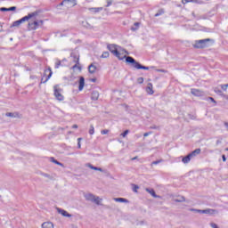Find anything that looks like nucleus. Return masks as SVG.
Wrapping results in <instances>:
<instances>
[{
    "label": "nucleus",
    "instance_id": "f257e3e1",
    "mask_svg": "<svg viewBox=\"0 0 228 228\" xmlns=\"http://www.w3.org/2000/svg\"><path fill=\"white\" fill-rule=\"evenodd\" d=\"M107 49L114 55L116 56V58H118V60H124V58L126 59V63H130V65L132 67H134V69H136L137 70L142 69V70H149L151 68L147 67V66H143L142 65L140 62L136 61V60H134V58L131 57V56H124L121 57L120 56V52H118V49H120L119 45H107Z\"/></svg>",
    "mask_w": 228,
    "mask_h": 228
},
{
    "label": "nucleus",
    "instance_id": "f03ea898",
    "mask_svg": "<svg viewBox=\"0 0 228 228\" xmlns=\"http://www.w3.org/2000/svg\"><path fill=\"white\" fill-rule=\"evenodd\" d=\"M209 42H211V39L209 38L196 40L193 47L195 49H204V47H208Z\"/></svg>",
    "mask_w": 228,
    "mask_h": 228
},
{
    "label": "nucleus",
    "instance_id": "7ed1b4c3",
    "mask_svg": "<svg viewBox=\"0 0 228 228\" xmlns=\"http://www.w3.org/2000/svg\"><path fill=\"white\" fill-rule=\"evenodd\" d=\"M52 76H53V70L51 69V68L45 69L44 77L41 78V84H45L48 82L49 79H51Z\"/></svg>",
    "mask_w": 228,
    "mask_h": 228
},
{
    "label": "nucleus",
    "instance_id": "20e7f679",
    "mask_svg": "<svg viewBox=\"0 0 228 228\" xmlns=\"http://www.w3.org/2000/svg\"><path fill=\"white\" fill-rule=\"evenodd\" d=\"M53 95L57 101H63L65 99L63 94H61V88H60L58 85L53 86Z\"/></svg>",
    "mask_w": 228,
    "mask_h": 228
},
{
    "label": "nucleus",
    "instance_id": "39448f33",
    "mask_svg": "<svg viewBox=\"0 0 228 228\" xmlns=\"http://www.w3.org/2000/svg\"><path fill=\"white\" fill-rule=\"evenodd\" d=\"M39 13H40V11H36L34 12L28 13L27 16L21 18L20 21H21V24H22V22H26V20H29V19H34V17H37Z\"/></svg>",
    "mask_w": 228,
    "mask_h": 228
},
{
    "label": "nucleus",
    "instance_id": "423d86ee",
    "mask_svg": "<svg viewBox=\"0 0 228 228\" xmlns=\"http://www.w3.org/2000/svg\"><path fill=\"white\" fill-rule=\"evenodd\" d=\"M40 24H44L43 20H34V21H30L28 22V28L29 29L35 30V29H38Z\"/></svg>",
    "mask_w": 228,
    "mask_h": 228
},
{
    "label": "nucleus",
    "instance_id": "0eeeda50",
    "mask_svg": "<svg viewBox=\"0 0 228 228\" xmlns=\"http://www.w3.org/2000/svg\"><path fill=\"white\" fill-rule=\"evenodd\" d=\"M69 3H71L72 6L77 5V0H63L57 5V7L60 8V6H66Z\"/></svg>",
    "mask_w": 228,
    "mask_h": 228
},
{
    "label": "nucleus",
    "instance_id": "6e6552de",
    "mask_svg": "<svg viewBox=\"0 0 228 228\" xmlns=\"http://www.w3.org/2000/svg\"><path fill=\"white\" fill-rule=\"evenodd\" d=\"M57 213H59L62 216H65L66 218H72V216L63 208H57Z\"/></svg>",
    "mask_w": 228,
    "mask_h": 228
},
{
    "label": "nucleus",
    "instance_id": "1a4fd4ad",
    "mask_svg": "<svg viewBox=\"0 0 228 228\" xmlns=\"http://www.w3.org/2000/svg\"><path fill=\"white\" fill-rule=\"evenodd\" d=\"M60 67H67V59H63L61 61L58 60L55 62V69H60Z\"/></svg>",
    "mask_w": 228,
    "mask_h": 228
},
{
    "label": "nucleus",
    "instance_id": "9d476101",
    "mask_svg": "<svg viewBox=\"0 0 228 228\" xmlns=\"http://www.w3.org/2000/svg\"><path fill=\"white\" fill-rule=\"evenodd\" d=\"M203 215H218V210L213 208L203 209Z\"/></svg>",
    "mask_w": 228,
    "mask_h": 228
},
{
    "label": "nucleus",
    "instance_id": "9b49d317",
    "mask_svg": "<svg viewBox=\"0 0 228 228\" xmlns=\"http://www.w3.org/2000/svg\"><path fill=\"white\" fill-rule=\"evenodd\" d=\"M146 191L148 193H150V195H151V197H153L154 199H159V196L158 194H156V191H154V189H151V188H146L145 189Z\"/></svg>",
    "mask_w": 228,
    "mask_h": 228
},
{
    "label": "nucleus",
    "instance_id": "f8f14e48",
    "mask_svg": "<svg viewBox=\"0 0 228 228\" xmlns=\"http://www.w3.org/2000/svg\"><path fill=\"white\" fill-rule=\"evenodd\" d=\"M78 83H79L78 90H79V92H81L83 90V88H85V77H80Z\"/></svg>",
    "mask_w": 228,
    "mask_h": 228
},
{
    "label": "nucleus",
    "instance_id": "ddd939ff",
    "mask_svg": "<svg viewBox=\"0 0 228 228\" xmlns=\"http://www.w3.org/2000/svg\"><path fill=\"white\" fill-rule=\"evenodd\" d=\"M42 228H54V224L53 222H45L41 225Z\"/></svg>",
    "mask_w": 228,
    "mask_h": 228
},
{
    "label": "nucleus",
    "instance_id": "4468645a",
    "mask_svg": "<svg viewBox=\"0 0 228 228\" xmlns=\"http://www.w3.org/2000/svg\"><path fill=\"white\" fill-rule=\"evenodd\" d=\"M146 92L149 94V95H152L154 94V90L152 89V83H148Z\"/></svg>",
    "mask_w": 228,
    "mask_h": 228
},
{
    "label": "nucleus",
    "instance_id": "2eb2a0df",
    "mask_svg": "<svg viewBox=\"0 0 228 228\" xmlns=\"http://www.w3.org/2000/svg\"><path fill=\"white\" fill-rule=\"evenodd\" d=\"M70 56L71 58H73L74 63H79V54L76 53H71Z\"/></svg>",
    "mask_w": 228,
    "mask_h": 228
},
{
    "label": "nucleus",
    "instance_id": "dca6fc26",
    "mask_svg": "<svg viewBox=\"0 0 228 228\" xmlns=\"http://www.w3.org/2000/svg\"><path fill=\"white\" fill-rule=\"evenodd\" d=\"M86 200H89V202H94V200L95 199V195L92 193H88L85 195Z\"/></svg>",
    "mask_w": 228,
    "mask_h": 228
},
{
    "label": "nucleus",
    "instance_id": "f3484780",
    "mask_svg": "<svg viewBox=\"0 0 228 228\" xmlns=\"http://www.w3.org/2000/svg\"><path fill=\"white\" fill-rule=\"evenodd\" d=\"M92 101H97L99 99V93L97 91H93L91 94Z\"/></svg>",
    "mask_w": 228,
    "mask_h": 228
},
{
    "label": "nucleus",
    "instance_id": "a211bd4d",
    "mask_svg": "<svg viewBox=\"0 0 228 228\" xmlns=\"http://www.w3.org/2000/svg\"><path fill=\"white\" fill-rule=\"evenodd\" d=\"M191 155H190V153L188 155H186L185 157H183L182 159V161L184 163V164H188L190 161H191Z\"/></svg>",
    "mask_w": 228,
    "mask_h": 228
},
{
    "label": "nucleus",
    "instance_id": "6ab92c4d",
    "mask_svg": "<svg viewBox=\"0 0 228 228\" xmlns=\"http://www.w3.org/2000/svg\"><path fill=\"white\" fill-rule=\"evenodd\" d=\"M95 70H97V67L94 64L89 65L88 71L90 74H95Z\"/></svg>",
    "mask_w": 228,
    "mask_h": 228
},
{
    "label": "nucleus",
    "instance_id": "aec40b11",
    "mask_svg": "<svg viewBox=\"0 0 228 228\" xmlns=\"http://www.w3.org/2000/svg\"><path fill=\"white\" fill-rule=\"evenodd\" d=\"M113 200H115V202H124L125 204L129 202V200L125 198H114Z\"/></svg>",
    "mask_w": 228,
    "mask_h": 228
},
{
    "label": "nucleus",
    "instance_id": "412c9836",
    "mask_svg": "<svg viewBox=\"0 0 228 228\" xmlns=\"http://www.w3.org/2000/svg\"><path fill=\"white\" fill-rule=\"evenodd\" d=\"M89 12H94V13H99V12H102V7H91L89 8Z\"/></svg>",
    "mask_w": 228,
    "mask_h": 228
},
{
    "label": "nucleus",
    "instance_id": "4be33fe9",
    "mask_svg": "<svg viewBox=\"0 0 228 228\" xmlns=\"http://www.w3.org/2000/svg\"><path fill=\"white\" fill-rule=\"evenodd\" d=\"M50 161H51L52 163H54L55 165H59V167H65V166L63 165V163H61V162L56 160V159H54V157H51V158H50Z\"/></svg>",
    "mask_w": 228,
    "mask_h": 228
},
{
    "label": "nucleus",
    "instance_id": "5701e85b",
    "mask_svg": "<svg viewBox=\"0 0 228 228\" xmlns=\"http://www.w3.org/2000/svg\"><path fill=\"white\" fill-rule=\"evenodd\" d=\"M198 154H200V148H198V149L194 150L193 151H191V153H189V155L192 158H195V156H198Z\"/></svg>",
    "mask_w": 228,
    "mask_h": 228
},
{
    "label": "nucleus",
    "instance_id": "b1692460",
    "mask_svg": "<svg viewBox=\"0 0 228 228\" xmlns=\"http://www.w3.org/2000/svg\"><path fill=\"white\" fill-rule=\"evenodd\" d=\"M93 202H94V204H97V206H101L102 199L99 198V196H94V200H93Z\"/></svg>",
    "mask_w": 228,
    "mask_h": 228
},
{
    "label": "nucleus",
    "instance_id": "393cba45",
    "mask_svg": "<svg viewBox=\"0 0 228 228\" xmlns=\"http://www.w3.org/2000/svg\"><path fill=\"white\" fill-rule=\"evenodd\" d=\"M5 117H11L12 118H17V117H19V113L7 112V113H5Z\"/></svg>",
    "mask_w": 228,
    "mask_h": 228
},
{
    "label": "nucleus",
    "instance_id": "a878e982",
    "mask_svg": "<svg viewBox=\"0 0 228 228\" xmlns=\"http://www.w3.org/2000/svg\"><path fill=\"white\" fill-rule=\"evenodd\" d=\"M140 28V22L134 23V26L131 27V31H138V28Z\"/></svg>",
    "mask_w": 228,
    "mask_h": 228
},
{
    "label": "nucleus",
    "instance_id": "bb28decb",
    "mask_svg": "<svg viewBox=\"0 0 228 228\" xmlns=\"http://www.w3.org/2000/svg\"><path fill=\"white\" fill-rule=\"evenodd\" d=\"M191 94L196 97H200V95H201L200 91L199 89H191Z\"/></svg>",
    "mask_w": 228,
    "mask_h": 228
},
{
    "label": "nucleus",
    "instance_id": "cd10ccee",
    "mask_svg": "<svg viewBox=\"0 0 228 228\" xmlns=\"http://www.w3.org/2000/svg\"><path fill=\"white\" fill-rule=\"evenodd\" d=\"M22 24V22L20 21V20H18L16 21H14L12 23V25L11 26V28H19V26H20Z\"/></svg>",
    "mask_w": 228,
    "mask_h": 228
},
{
    "label": "nucleus",
    "instance_id": "c85d7f7f",
    "mask_svg": "<svg viewBox=\"0 0 228 228\" xmlns=\"http://www.w3.org/2000/svg\"><path fill=\"white\" fill-rule=\"evenodd\" d=\"M175 202H184V200H186V199L184 198V196H178L177 199L174 200Z\"/></svg>",
    "mask_w": 228,
    "mask_h": 228
},
{
    "label": "nucleus",
    "instance_id": "c756f323",
    "mask_svg": "<svg viewBox=\"0 0 228 228\" xmlns=\"http://www.w3.org/2000/svg\"><path fill=\"white\" fill-rule=\"evenodd\" d=\"M215 92H216V94H217L218 95H221V97H224V95H225V94H224V93L222 92V90H220V89H218V88H216V89H215Z\"/></svg>",
    "mask_w": 228,
    "mask_h": 228
},
{
    "label": "nucleus",
    "instance_id": "7c9ffc66",
    "mask_svg": "<svg viewBox=\"0 0 228 228\" xmlns=\"http://www.w3.org/2000/svg\"><path fill=\"white\" fill-rule=\"evenodd\" d=\"M86 167H88L89 168H91V170H98L97 167H94V165L88 163L86 164Z\"/></svg>",
    "mask_w": 228,
    "mask_h": 228
},
{
    "label": "nucleus",
    "instance_id": "2f4dec72",
    "mask_svg": "<svg viewBox=\"0 0 228 228\" xmlns=\"http://www.w3.org/2000/svg\"><path fill=\"white\" fill-rule=\"evenodd\" d=\"M101 58H110V52H103Z\"/></svg>",
    "mask_w": 228,
    "mask_h": 228
},
{
    "label": "nucleus",
    "instance_id": "473e14b6",
    "mask_svg": "<svg viewBox=\"0 0 228 228\" xmlns=\"http://www.w3.org/2000/svg\"><path fill=\"white\" fill-rule=\"evenodd\" d=\"M94 133H95V128L94 127V125H91L89 129V134H94Z\"/></svg>",
    "mask_w": 228,
    "mask_h": 228
},
{
    "label": "nucleus",
    "instance_id": "72a5a7b5",
    "mask_svg": "<svg viewBox=\"0 0 228 228\" xmlns=\"http://www.w3.org/2000/svg\"><path fill=\"white\" fill-rule=\"evenodd\" d=\"M41 175H43V177H47V179H53V177L51 176V175L47 174V173H41Z\"/></svg>",
    "mask_w": 228,
    "mask_h": 228
},
{
    "label": "nucleus",
    "instance_id": "f704fd0d",
    "mask_svg": "<svg viewBox=\"0 0 228 228\" xmlns=\"http://www.w3.org/2000/svg\"><path fill=\"white\" fill-rule=\"evenodd\" d=\"M127 134H129V130H125L122 134H121V136L123 138H126V136H127Z\"/></svg>",
    "mask_w": 228,
    "mask_h": 228
},
{
    "label": "nucleus",
    "instance_id": "c9c22d12",
    "mask_svg": "<svg viewBox=\"0 0 228 228\" xmlns=\"http://www.w3.org/2000/svg\"><path fill=\"white\" fill-rule=\"evenodd\" d=\"M115 0H107V5H106V7L108 8V7H110V6H111V4H113V2H114Z\"/></svg>",
    "mask_w": 228,
    "mask_h": 228
},
{
    "label": "nucleus",
    "instance_id": "e433bc0d",
    "mask_svg": "<svg viewBox=\"0 0 228 228\" xmlns=\"http://www.w3.org/2000/svg\"><path fill=\"white\" fill-rule=\"evenodd\" d=\"M163 13H165V12L163 10H160L155 14V17H159V15H163Z\"/></svg>",
    "mask_w": 228,
    "mask_h": 228
},
{
    "label": "nucleus",
    "instance_id": "4c0bfd02",
    "mask_svg": "<svg viewBox=\"0 0 228 228\" xmlns=\"http://www.w3.org/2000/svg\"><path fill=\"white\" fill-rule=\"evenodd\" d=\"M83 140V138H81V137H79L78 139H77V149H81V141Z\"/></svg>",
    "mask_w": 228,
    "mask_h": 228
},
{
    "label": "nucleus",
    "instance_id": "58836bf2",
    "mask_svg": "<svg viewBox=\"0 0 228 228\" xmlns=\"http://www.w3.org/2000/svg\"><path fill=\"white\" fill-rule=\"evenodd\" d=\"M110 133V130L104 129L101 131V134H108Z\"/></svg>",
    "mask_w": 228,
    "mask_h": 228
},
{
    "label": "nucleus",
    "instance_id": "ea45409f",
    "mask_svg": "<svg viewBox=\"0 0 228 228\" xmlns=\"http://www.w3.org/2000/svg\"><path fill=\"white\" fill-rule=\"evenodd\" d=\"M221 88H222V90H224V92H227V86L226 85H221Z\"/></svg>",
    "mask_w": 228,
    "mask_h": 228
},
{
    "label": "nucleus",
    "instance_id": "a19ab883",
    "mask_svg": "<svg viewBox=\"0 0 228 228\" xmlns=\"http://www.w3.org/2000/svg\"><path fill=\"white\" fill-rule=\"evenodd\" d=\"M17 10L16 6L9 7V12H15Z\"/></svg>",
    "mask_w": 228,
    "mask_h": 228
},
{
    "label": "nucleus",
    "instance_id": "79ce46f5",
    "mask_svg": "<svg viewBox=\"0 0 228 228\" xmlns=\"http://www.w3.org/2000/svg\"><path fill=\"white\" fill-rule=\"evenodd\" d=\"M78 65H79V63H76V64L72 67L73 70L76 69H81V67H79Z\"/></svg>",
    "mask_w": 228,
    "mask_h": 228
},
{
    "label": "nucleus",
    "instance_id": "37998d69",
    "mask_svg": "<svg viewBox=\"0 0 228 228\" xmlns=\"http://www.w3.org/2000/svg\"><path fill=\"white\" fill-rule=\"evenodd\" d=\"M137 83H139V85H142L143 83V77H139L137 79Z\"/></svg>",
    "mask_w": 228,
    "mask_h": 228
},
{
    "label": "nucleus",
    "instance_id": "c03bdc74",
    "mask_svg": "<svg viewBox=\"0 0 228 228\" xmlns=\"http://www.w3.org/2000/svg\"><path fill=\"white\" fill-rule=\"evenodd\" d=\"M0 12H9V8L6 7H1Z\"/></svg>",
    "mask_w": 228,
    "mask_h": 228
},
{
    "label": "nucleus",
    "instance_id": "a18cd8bd",
    "mask_svg": "<svg viewBox=\"0 0 228 228\" xmlns=\"http://www.w3.org/2000/svg\"><path fill=\"white\" fill-rule=\"evenodd\" d=\"M208 101H211V102H214V104H216V101H215V98H213V97H208Z\"/></svg>",
    "mask_w": 228,
    "mask_h": 228
},
{
    "label": "nucleus",
    "instance_id": "49530a36",
    "mask_svg": "<svg viewBox=\"0 0 228 228\" xmlns=\"http://www.w3.org/2000/svg\"><path fill=\"white\" fill-rule=\"evenodd\" d=\"M210 227H212V228H218V225L216 224H215V223H211L210 224Z\"/></svg>",
    "mask_w": 228,
    "mask_h": 228
},
{
    "label": "nucleus",
    "instance_id": "de8ad7c7",
    "mask_svg": "<svg viewBox=\"0 0 228 228\" xmlns=\"http://www.w3.org/2000/svg\"><path fill=\"white\" fill-rule=\"evenodd\" d=\"M73 6H76V5H72V3H69L66 4L67 8H73Z\"/></svg>",
    "mask_w": 228,
    "mask_h": 228
},
{
    "label": "nucleus",
    "instance_id": "09e8293b",
    "mask_svg": "<svg viewBox=\"0 0 228 228\" xmlns=\"http://www.w3.org/2000/svg\"><path fill=\"white\" fill-rule=\"evenodd\" d=\"M189 211H191L192 213H198L199 209H197V208H190Z\"/></svg>",
    "mask_w": 228,
    "mask_h": 228
},
{
    "label": "nucleus",
    "instance_id": "8fccbe9b",
    "mask_svg": "<svg viewBox=\"0 0 228 228\" xmlns=\"http://www.w3.org/2000/svg\"><path fill=\"white\" fill-rule=\"evenodd\" d=\"M159 163H161V160H155L151 163V165H159Z\"/></svg>",
    "mask_w": 228,
    "mask_h": 228
},
{
    "label": "nucleus",
    "instance_id": "3c124183",
    "mask_svg": "<svg viewBox=\"0 0 228 228\" xmlns=\"http://www.w3.org/2000/svg\"><path fill=\"white\" fill-rule=\"evenodd\" d=\"M138 188H139L138 185H134L133 191H134L136 193V191H138Z\"/></svg>",
    "mask_w": 228,
    "mask_h": 228
},
{
    "label": "nucleus",
    "instance_id": "603ef678",
    "mask_svg": "<svg viewBox=\"0 0 228 228\" xmlns=\"http://www.w3.org/2000/svg\"><path fill=\"white\" fill-rule=\"evenodd\" d=\"M149 134H151V132L144 133L143 134L144 138H147V136H149Z\"/></svg>",
    "mask_w": 228,
    "mask_h": 228
},
{
    "label": "nucleus",
    "instance_id": "864d4df0",
    "mask_svg": "<svg viewBox=\"0 0 228 228\" xmlns=\"http://www.w3.org/2000/svg\"><path fill=\"white\" fill-rule=\"evenodd\" d=\"M183 3H193V0H183Z\"/></svg>",
    "mask_w": 228,
    "mask_h": 228
},
{
    "label": "nucleus",
    "instance_id": "5fc2aeb1",
    "mask_svg": "<svg viewBox=\"0 0 228 228\" xmlns=\"http://www.w3.org/2000/svg\"><path fill=\"white\" fill-rule=\"evenodd\" d=\"M222 159L224 162L227 161V158H225V155H222Z\"/></svg>",
    "mask_w": 228,
    "mask_h": 228
},
{
    "label": "nucleus",
    "instance_id": "6e6d98bb",
    "mask_svg": "<svg viewBox=\"0 0 228 228\" xmlns=\"http://www.w3.org/2000/svg\"><path fill=\"white\" fill-rule=\"evenodd\" d=\"M97 81V78H91L92 83H95Z\"/></svg>",
    "mask_w": 228,
    "mask_h": 228
},
{
    "label": "nucleus",
    "instance_id": "4d7b16f0",
    "mask_svg": "<svg viewBox=\"0 0 228 228\" xmlns=\"http://www.w3.org/2000/svg\"><path fill=\"white\" fill-rule=\"evenodd\" d=\"M97 171L98 172H104V170L102 168H101V167H98Z\"/></svg>",
    "mask_w": 228,
    "mask_h": 228
},
{
    "label": "nucleus",
    "instance_id": "13d9d810",
    "mask_svg": "<svg viewBox=\"0 0 228 228\" xmlns=\"http://www.w3.org/2000/svg\"><path fill=\"white\" fill-rule=\"evenodd\" d=\"M72 129H77V125H73Z\"/></svg>",
    "mask_w": 228,
    "mask_h": 228
},
{
    "label": "nucleus",
    "instance_id": "bf43d9fd",
    "mask_svg": "<svg viewBox=\"0 0 228 228\" xmlns=\"http://www.w3.org/2000/svg\"><path fill=\"white\" fill-rule=\"evenodd\" d=\"M224 126H225V127H226V129L228 131V122H224Z\"/></svg>",
    "mask_w": 228,
    "mask_h": 228
},
{
    "label": "nucleus",
    "instance_id": "052dcab7",
    "mask_svg": "<svg viewBox=\"0 0 228 228\" xmlns=\"http://www.w3.org/2000/svg\"><path fill=\"white\" fill-rule=\"evenodd\" d=\"M151 129H158V126H151Z\"/></svg>",
    "mask_w": 228,
    "mask_h": 228
},
{
    "label": "nucleus",
    "instance_id": "680f3d73",
    "mask_svg": "<svg viewBox=\"0 0 228 228\" xmlns=\"http://www.w3.org/2000/svg\"><path fill=\"white\" fill-rule=\"evenodd\" d=\"M203 211H204V210L198 209V213L204 214V212H203Z\"/></svg>",
    "mask_w": 228,
    "mask_h": 228
},
{
    "label": "nucleus",
    "instance_id": "e2e57ef3",
    "mask_svg": "<svg viewBox=\"0 0 228 228\" xmlns=\"http://www.w3.org/2000/svg\"><path fill=\"white\" fill-rule=\"evenodd\" d=\"M224 98L226 99V101H228V95L224 94Z\"/></svg>",
    "mask_w": 228,
    "mask_h": 228
},
{
    "label": "nucleus",
    "instance_id": "0e129e2a",
    "mask_svg": "<svg viewBox=\"0 0 228 228\" xmlns=\"http://www.w3.org/2000/svg\"><path fill=\"white\" fill-rule=\"evenodd\" d=\"M200 19H206V16H200Z\"/></svg>",
    "mask_w": 228,
    "mask_h": 228
},
{
    "label": "nucleus",
    "instance_id": "69168bd1",
    "mask_svg": "<svg viewBox=\"0 0 228 228\" xmlns=\"http://www.w3.org/2000/svg\"><path fill=\"white\" fill-rule=\"evenodd\" d=\"M138 157H134V158H133L132 159H133V161H134V159H136Z\"/></svg>",
    "mask_w": 228,
    "mask_h": 228
},
{
    "label": "nucleus",
    "instance_id": "338daca9",
    "mask_svg": "<svg viewBox=\"0 0 228 228\" xmlns=\"http://www.w3.org/2000/svg\"><path fill=\"white\" fill-rule=\"evenodd\" d=\"M193 17H195V12H192Z\"/></svg>",
    "mask_w": 228,
    "mask_h": 228
},
{
    "label": "nucleus",
    "instance_id": "774afa93",
    "mask_svg": "<svg viewBox=\"0 0 228 228\" xmlns=\"http://www.w3.org/2000/svg\"><path fill=\"white\" fill-rule=\"evenodd\" d=\"M225 86H227V88H228V84H225Z\"/></svg>",
    "mask_w": 228,
    "mask_h": 228
}]
</instances>
